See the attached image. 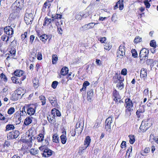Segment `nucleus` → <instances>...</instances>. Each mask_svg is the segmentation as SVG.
Listing matches in <instances>:
<instances>
[{
    "mask_svg": "<svg viewBox=\"0 0 158 158\" xmlns=\"http://www.w3.org/2000/svg\"><path fill=\"white\" fill-rule=\"evenodd\" d=\"M39 150L43 152V153H42L41 154L43 157H48L51 156L53 152L48 148L45 145L41 146L39 147Z\"/></svg>",
    "mask_w": 158,
    "mask_h": 158,
    "instance_id": "1",
    "label": "nucleus"
},
{
    "mask_svg": "<svg viewBox=\"0 0 158 158\" xmlns=\"http://www.w3.org/2000/svg\"><path fill=\"white\" fill-rule=\"evenodd\" d=\"M125 48L124 45H121L118 48L117 52V56L120 58H122L125 55Z\"/></svg>",
    "mask_w": 158,
    "mask_h": 158,
    "instance_id": "2",
    "label": "nucleus"
},
{
    "mask_svg": "<svg viewBox=\"0 0 158 158\" xmlns=\"http://www.w3.org/2000/svg\"><path fill=\"white\" fill-rule=\"evenodd\" d=\"M33 14L31 13H27L24 17V20L27 25L31 23L33 20Z\"/></svg>",
    "mask_w": 158,
    "mask_h": 158,
    "instance_id": "3",
    "label": "nucleus"
},
{
    "mask_svg": "<svg viewBox=\"0 0 158 158\" xmlns=\"http://www.w3.org/2000/svg\"><path fill=\"white\" fill-rule=\"evenodd\" d=\"M19 135V131H18L15 130L9 132L7 135V138L8 139H14L18 137Z\"/></svg>",
    "mask_w": 158,
    "mask_h": 158,
    "instance_id": "4",
    "label": "nucleus"
},
{
    "mask_svg": "<svg viewBox=\"0 0 158 158\" xmlns=\"http://www.w3.org/2000/svg\"><path fill=\"white\" fill-rule=\"evenodd\" d=\"M125 103L127 105V106L126 107V112L127 113L128 111L129 112L132 111L133 110L132 109L133 104L130 99H126L125 100Z\"/></svg>",
    "mask_w": 158,
    "mask_h": 158,
    "instance_id": "5",
    "label": "nucleus"
},
{
    "mask_svg": "<svg viewBox=\"0 0 158 158\" xmlns=\"http://www.w3.org/2000/svg\"><path fill=\"white\" fill-rule=\"evenodd\" d=\"M113 118L111 117H109L105 121V128L107 131L110 129L111 125L113 122Z\"/></svg>",
    "mask_w": 158,
    "mask_h": 158,
    "instance_id": "6",
    "label": "nucleus"
},
{
    "mask_svg": "<svg viewBox=\"0 0 158 158\" xmlns=\"http://www.w3.org/2000/svg\"><path fill=\"white\" fill-rule=\"evenodd\" d=\"M113 96L114 97L113 100L116 102L118 101L119 102H123L121 100V97L119 94V93L116 89H115L113 93Z\"/></svg>",
    "mask_w": 158,
    "mask_h": 158,
    "instance_id": "7",
    "label": "nucleus"
},
{
    "mask_svg": "<svg viewBox=\"0 0 158 158\" xmlns=\"http://www.w3.org/2000/svg\"><path fill=\"white\" fill-rule=\"evenodd\" d=\"M148 50H147L145 48H142L140 51L139 53V56L140 57V60L143 59V58L144 57L145 59L146 57H148Z\"/></svg>",
    "mask_w": 158,
    "mask_h": 158,
    "instance_id": "8",
    "label": "nucleus"
},
{
    "mask_svg": "<svg viewBox=\"0 0 158 158\" xmlns=\"http://www.w3.org/2000/svg\"><path fill=\"white\" fill-rule=\"evenodd\" d=\"M123 2V0H119L118 1L114 6V9L115 10L117 8L119 5V9L120 10H122L124 7Z\"/></svg>",
    "mask_w": 158,
    "mask_h": 158,
    "instance_id": "9",
    "label": "nucleus"
},
{
    "mask_svg": "<svg viewBox=\"0 0 158 158\" xmlns=\"http://www.w3.org/2000/svg\"><path fill=\"white\" fill-rule=\"evenodd\" d=\"M5 33L8 35H12L13 34L14 30L10 26H6L4 29Z\"/></svg>",
    "mask_w": 158,
    "mask_h": 158,
    "instance_id": "10",
    "label": "nucleus"
},
{
    "mask_svg": "<svg viewBox=\"0 0 158 158\" xmlns=\"http://www.w3.org/2000/svg\"><path fill=\"white\" fill-rule=\"evenodd\" d=\"M17 5L18 9L22 10L24 6V0H16L15 2Z\"/></svg>",
    "mask_w": 158,
    "mask_h": 158,
    "instance_id": "11",
    "label": "nucleus"
},
{
    "mask_svg": "<svg viewBox=\"0 0 158 158\" xmlns=\"http://www.w3.org/2000/svg\"><path fill=\"white\" fill-rule=\"evenodd\" d=\"M91 14V12L90 10H89L88 9H86L85 10L81 12V15H82V18H86L88 16H89L90 18H91L92 16L90 15Z\"/></svg>",
    "mask_w": 158,
    "mask_h": 158,
    "instance_id": "12",
    "label": "nucleus"
},
{
    "mask_svg": "<svg viewBox=\"0 0 158 158\" xmlns=\"http://www.w3.org/2000/svg\"><path fill=\"white\" fill-rule=\"evenodd\" d=\"M48 100L52 106L54 107H57L58 105L57 102V99L56 98L52 96L48 98Z\"/></svg>",
    "mask_w": 158,
    "mask_h": 158,
    "instance_id": "13",
    "label": "nucleus"
},
{
    "mask_svg": "<svg viewBox=\"0 0 158 158\" xmlns=\"http://www.w3.org/2000/svg\"><path fill=\"white\" fill-rule=\"evenodd\" d=\"M98 23H94H94H90L84 25L83 26H82V28H83V31H85L87 29L92 28L94 27L95 24H97Z\"/></svg>",
    "mask_w": 158,
    "mask_h": 158,
    "instance_id": "14",
    "label": "nucleus"
},
{
    "mask_svg": "<svg viewBox=\"0 0 158 158\" xmlns=\"http://www.w3.org/2000/svg\"><path fill=\"white\" fill-rule=\"evenodd\" d=\"M27 114L29 115H33L35 112V110L32 107L28 106L26 107Z\"/></svg>",
    "mask_w": 158,
    "mask_h": 158,
    "instance_id": "15",
    "label": "nucleus"
},
{
    "mask_svg": "<svg viewBox=\"0 0 158 158\" xmlns=\"http://www.w3.org/2000/svg\"><path fill=\"white\" fill-rule=\"evenodd\" d=\"M87 99L90 102L92 100V98L93 96L94 92L93 89H91L87 92Z\"/></svg>",
    "mask_w": 158,
    "mask_h": 158,
    "instance_id": "16",
    "label": "nucleus"
},
{
    "mask_svg": "<svg viewBox=\"0 0 158 158\" xmlns=\"http://www.w3.org/2000/svg\"><path fill=\"white\" fill-rule=\"evenodd\" d=\"M148 129V127H146V126L145 125V124L144 123V122L143 121L141 123V125L139 127V132H144L145 131Z\"/></svg>",
    "mask_w": 158,
    "mask_h": 158,
    "instance_id": "17",
    "label": "nucleus"
},
{
    "mask_svg": "<svg viewBox=\"0 0 158 158\" xmlns=\"http://www.w3.org/2000/svg\"><path fill=\"white\" fill-rule=\"evenodd\" d=\"M147 76V70L144 68L141 69L140 74V76L141 78H142L144 79Z\"/></svg>",
    "mask_w": 158,
    "mask_h": 158,
    "instance_id": "18",
    "label": "nucleus"
},
{
    "mask_svg": "<svg viewBox=\"0 0 158 158\" xmlns=\"http://www.w3.org/2000/svg\"><path fill=\"white\" fill-rule=\"evenodd\" d=\"M145 111L144 108V106H140L139 108L137 111L136 114L138 118H139L140 116V113H143Z\"/></svg>",
    "mask_w": 158,
    "mask_h": 158,
    "instance_id": "19",
    "label": "nucleus"
},
{
    "mask_svg": "<svg viewBox=\"0 0 158 158\" xmlns=\"http://www.w3.org/2000/svg\"><path fill=\"white\" fill-rule=\"evenodd\" d=\"M23 71L20 70H17L14 71L13 73L15 76L20 77L23 75Z\"/></svg>",
    "mask_w": 158,
    "mask_h": 158,
    "instance_id": "20",
    "label": "nucleus"
},
{
    "mask_svg": "<svg viewBox=\"0 0 158 158\" xmlns=\"http://www.w3.org/2000/svg\"><path fill=\"white\" fill-rule=\"evenodd\" d=\"M91 141V139L89 136H87L86 137L84 141V145H86V147H85V148H86L89 145Z\"/></svg>",
    "mask_w": 158,
    "mask_h": 158,
    "instance_id": "21",
    "label": "nucleus"
},
{
    "mask_svg": "<svg viewBox=\"0 0 158 158\" xmlns=\"http://www.w3.org/2000/svg\"><path fill=\"white\" fill-rule=\"evenodd\" d=\"M69 71L68 68L66 67H63L61 69L60 73L61 75L64 76L66 75Z\"/></svg>",
    "mask_w": 158,
    "mask_h": 158,
    "instance_id": "22",
    "label": "nucleus"
},
{
    "mask_svg": "<svg viewBox=\"0 0 158 158\" xmlns=\"http://www.w3.org/2000/svg\"><path fill=\"white\" fill-rule=\"evenodd\" d=\"M156 67L158 68V61L156 60H153L152 64L151 65V70L152 68L155 69V70L156 71L157 69Z\"/></svg>",
    "mask_w": 158,
    "mask_h": 158,
    "instance_id": "23",
    "label": "nucleus"
},
{
    "mask_svg": "<svg viewBox=\"0 0 158 158\" xmlns=\"http://www.w3.org/2000/svg\"><path fill=\"white\" fill-rule=\"evenodd\" d=\"M33 86L35 88H37L39 86V82L38 79L35 77L33 80Z\"/></svg>",
    "mask_w": 158,
    "mask_h": 158,
    "instance_id": "24",
    "label": "nucleus"
},
{
    "mask_svg": "<svg viewBox=\"0 0 158 158\" xmlns=\"http://www.w3.org/2000/svg\"><path fill=\"white\" fill-rule=\"evenodd\" d=\"M31 117L27 118L25 120L24 122V124L26 126H27L30 124L32 122Z\"/></svg>",
    "mask_w": 158,
    "mask_h": 158,
    "instance_id": "25",
    "label": "nucleus"
},
{
    "mask_svg": "<svg viewBox=\"0 0 158 158\" xmlns=\"http://www.w3.org/2000/svg\"><path fill=\"white\" fill-rule=\"evenodd\" d=\"M40 40L44 43L46 42L48 38V35L45 34L41 35L40 36Z\"/></svg>",
    "mask_w": 158,
    "mask_h": 158,
    "instance_id": "26",
    "label": "nucleus"
},
{
    "mask_svg": "<svg viewBox=\"0 0 158 158\" xmlns=\"http://www.w3.org/2000/svg\"><path fill=\"white\" fill-rule=\"evenodd\" d=\"M116 87L119 89L121 90L124 88V85L123 82H118L117 83Z\"/></svg>",
    "mask_w": 158,
    "mask_h": 158,
    "instance_id": "27",
    "label": "nucleus"
},
{
    "mask_svg": "<svg viewBox=\"0 0 158 158\" xmlns=\"http://www.w3.org/2000/svg\"><path fill=\"white\" fill-rule=\"evenodd\" d=\"M54 20V19H48L46 17L45 18V21L43 24V25L45 26L46 24H48V25L51 22Z\"/></svg>",
    "mask_w": 158,
    "mask_h": 158,
    "instance_id": "28",
    "label": "nucleus"
},
{
    "mask_svg": "<svg viewBox=\"0 0 158 158\" xmlns=\"http://www.w3.org/2000/svg\"><path fill=\"white\" fill-rule=\"evenodd\" d=\"M60 138L61 139V142L63 144H65L66 143L67 140V138L65 135H61Z\"/></svg>",
    "mask_w": 158,
    "mask_h": 158,
    "instance_id": "29",
    "label": "nucleus"
},
{
    "mask_svg": "<svg viewBox=\"0 0 158 158\" xmlns=\"http://www.w3.org/2000/svg\"><path fill=\"white\" fill-rule=\"evenodd\" d=\"M17 5H16L15 2H14L11 5V8L13 10L16 11H19L20 9H18Z\"/></svg>",
    "mask_w": 158,
    "mask_h": 158,
    "instance_id": "30",
    "label": "nucleus"
},
{
    "mask_svg": "<svg viewBox=\"0 0 158 158\" xmlns=\"http://www.w3.org/2000/svg\"><path fill=\"white\" fill-rule=\"evenodd\" d=\"M52 113H56V115L57 116L60 117L61 116V113L58 110L56 109H53L52 110Z\"/></svg>",
    "mask_w": 158,
    "mask_h": 158,
    "instance_id": "31",
    "label": "nucleus"
},
{
    "mask_svg": "<svg viewBox=\"0 0 158 158\" xmlns=\"http://www.w3.org/2000/svg\"><path fill=\"white\" fill-rule=\"evenodd\" d=\"M6 131L10 130H13L15 129V127L13 124H9L6 126Z\"/></svg>",
    "mask_w": 158,
    "mask_h": 158,
    "instance_id": "32",
    "label": "nucleus"
},
{
    "mask_svg": "<svg viewBox=\"0 0 158 158\" xmlns=\"http://www.w3.org/2000/svg\"><path fill=\"white\" fill-rule=\"evenodd\" d=\"M29 152L32 155H35L38 153L39 150L37 149L31 148Z\"/></svg>",
    "mask_w": 158,
    "mask_h": 158,
    "instance_id": "33",
    "label": "nucleus"
},
{
    "mask_svg": "<svg viewBox=\"0 0 158 158\" xmlns=\"http://www.w3.org/2000/svg\"><path fill=\"white\" fill-rule=\"evenodd\" d=\"M40 100L41 101L42 105H44L46 103V99L45 97L43 95H41L39 97Z\"/></svg>",
    "mask_w": 158,
    "mask_h": 158,
    "instance_id": "34",
    "label": "nucleus"
},
{
    "mask_svg": "<svg viewBox=\"0 0 158 158\" xmlns=\"http://www.w3.org/2000/svg\"><path fill=\"white\" fill-rule=\"evenodd\" d=\"M83 129V127L75 128V132L78 134H81Z\"/></svg>",
    "mask_w": 158,
    "mask_h": 158,
    "instance_id": "35",
    "label": "nucleus"
},
{
    "mask_svg": "<svg viewBox=\"0 0 158 158\" xmlns=\"http://www.w3.org/2000/svg\"><path fill=\"white\" fill-rule=\"evenodd\" d=\"M130 140L129 142L131 144H133L135 142V139L134 135H131L129 136Z\"/></svg>",
    "mask_w": 158,
    "mask_h": 158,
    "instance_id": "36",
    "label": "nucleus"
},
{
    "mask_svg": "<svg viewBox=\"0 0 158 158\" xmlns=\"http://www.w3.org/2000/svg\"><path fill=\"white\" fill-rule=\"evenodd\" d=\"M57 60L58 57L56 55H53L52 56V63L53 64H56Z\"/></svg>",
    "mask_w": 158,
    "mask_h": 158,
    "instance_id": "37",
    "label": "nucleus"
},
{
    "mask_svg": "<svg viewBox=\"0 0 158 158\" xmlns=\"http://www.w3.org/2000/svg\"><path fill=\"white\" fill-rule=\"evenodd\" d=\"M116 75L117 76V78L118 80V81L119 82H123L124 80V78L123 77H121L120 74L116 73Z\"/></svg>",
    "mask_w": 158,
    "mask_h": 158,
    "instance_id": "38",
    "label": "nucleus"
},
{
    "mask_svg": "<svg viewBox=\"0 0 158 158\" xmlns=\"http://www.w3.org/2000/svg\"><path fill=\"white\" fill-rule=\"evenodd\" d=\"M132 56L134 58L137 57L138 54L137 52L135 49H132L131 50Z\"/></svg>",
    "mask_w": 158,
    "mask_h": 158,
    "instance_id": "39",
    "label": "nucleus"
},
{
    "mask_svg": "<svg viewBox=\"0 0 158 158\" xmlns=\"http://www.w3.org/2000/svg\"><path fill=\"white\" fill-rule=\"evenodd\" d=\"M44 136L42 134H40L38 135V137L37 138L38 142H40L43 140Z\"/></svg>",
    "mask_w": 158,
    "mask_h": 158,
    "instance_id": "40",
    "label": "nucleus"
},
{
    "mask_svg": "<svg viewBox=\"0 0 158 158\" xmlns=\"http://www.w3.org/2000/svg\"><path fill=\"white\" fill-rule=\"evenodd\" d=\"M11 48H15L17 46V41L15 40H13L10 44Z\"/></svg>",
    "mask_w": 158,
    "mask_h": 158,
    "instance_id": "41",
    "label": "nucleus"
},
{
    "mask_svg": "<svg viewBox=\"0 0 158 158\" xmlns=\"http://www.w3.org/2000/svg\"><path fill=\"white\" fill-rule=\"evenodd\" d=\"M48 120L49 121V123H54L55 122V119L52 118L51 115H49L47 116Z\"/></svg>",
    "mask_w": 158,
    "mask_h": 158,
    "instance_id": "42",
    "label": "nucleus"
},
{
    "mask_svg": "<svg viewBox=\"0 0 158 158\" xmlns=\"http://www.w3.org/2000/svg\"><path fill=\"white\" fill-rule=\"evenodd\" d=\"M53 141L56 143L59 142V137L56 135H54L53 136Z\"/></svg>",
    "mask_w": 158,
    "mask_h": 158,
    "instance_id": "43",
    "label": "nucleus"
},
{
    "mask_svg": "<svg viewBox=\"0 0 158 158\" xmlns=\"http://www.w3.org/2000/svg\"><path fill=\"white\" fill-rule=\"evenodd\" d=\"M142 40V38L139 36H136L134 40V42L135 43H137L140 42Z\"/></svg>",
    "mask_w": 158,
    "mask_h": 158,
    "instance_id": "44",
    "label": "nucleus"
},
{
    "mask_svg": "<svg viewBox=\"0 0 158 158\" xmlns=\"http://www.w3.org/2000/svg\"><path fill=\"white\" fill-rule=\"evenodd\" d=\"M12 97L13 98V100L15 101L17 100L19 98H19L18 95L17 94L16 92L12 94Z\"/></svg>",
    "mask_w": 158,
    "mask_h": 158,
    "instance_id": "45",
    "label": "nucleus"
},
{
    "mask_svg": "<svg viewBox=\"0 0 158 158\" xmlns=\"http://www.w3.org/2000/svg\"><path fill=\"white\" fill-rule=\"evenodd\" d=\"M15 92H16L17 94L18 95L19 98H21L24 94V93H22L21 91L19 89H18Z\"/></svg>",
    "mask_w": 158,
    "mask_h": 158,
    "instance_id": "46",
    "label": "nucleus"
},
{
    "mask_svg": "<svg viewBox=\"0 0 158 158\" xmlns=\"http://www.w3.org/2000/svg\"><path fill=\"white\" fill-rule=\"evenodd\" d=\"M150 44L151 46L155 48L156 47V41L154 40H151L150 42Z\"/></svg>",
    "mask_w": 158,
    "mask_h": 158,
    "instance_id": "47",
    "label": "nucleus"
},
{
    "mask_svg": "<svg viewBox=\"0 0 158 158\" xmlns=\"http://www.w3.org/2000/svg\"><path fill=\"white\" fill-rule=\"evenodd\" d=\"M15 111V108L14 107H10L8 110L7 113L8 114H13Z\"/></svg>",
    "mask_w": 158,
    "mask_h": 158,
    "instance_id": "48",
    "label": "nucleus"
},
{
    "mask_svg": "<svg viewBox=\"0 0 158 158\" xmlns=\"http://www.w3.org/2000/svg\"><path fill=\"white\" fill-rule=\"evenodd\" d=\"M81 12L77 14L75 16L76 19L77 20H81L82 18V15H81Z\"/></svg>",
    "mask_w": 158,
    "mask_h": 158,
    "instance_id": "49",
    "label": "nucleus"
},
{
    "mask_svg": "<svg viewBox=\"0 0 158 158\" xmlns=\"http://www.w3.org/2000/svg\"><path fill=\"white\" fill-rule=\"evenodd\" d=\"M58 84V82L56 81H54L52 82L51 86L54 89L56 88L57 85Z\"/></svg>",
    "mask_w": 158,
    "mask_h": 158,
    "instance_id": "50",
    "label": "nucleus"
},
{
    "mask_svg": "<svg viewBox=\"0 0 158 158\" xmlns=\"http://www.w3.org/2000/svg\"><path fill=\"white\" fill-rule=\"evenodd\" d=\"M21 112L20 113V116L25 115L26 114V112L25 111V107L24 106L22 109V110L21 111Z\"/></svg>",
    "mask_w": 158,
    "mask_h": 158,
    "instance_id": "51",
    "label": "nucleus"
},
{
    "mask_svg": "<svg viewBox=\"0 0 158 158\" xmlns=\"http://www.w3.org/2000/svg\"><path fill=\"white\" fill-rule=\"evenodd\" d=\"M148 1V0H145L144 1V4L147 8H149L150 6V4Z\"/></svg>",
    "mask_w": 158,
    "mask_h": 158,
    "instance_id": "52",
    "label": "nucleus"
},
{
    "mask_svg": "<svg viewBox=\"0 0 158 158\" xmlns=\"http://www.w3.org/2000/svg\"><path fill=\"white\" fill-rule=\"evenodd\" d=\"M16 77L15 76H14L11 77V80L12 81L13 83H15L16 84H18L19 83V81H15Z\"/></svg>",
    "mask_w": 158,
    "mask_h": 158,
    "instance_id": "53",
    "label": "nucleus"
},
{
    "mask_svg": "<svg viewBox=\"0 0 158 158\" xmlns=\"http://www.w3.org/2000/svg\"><path fill=\"white\" fill-rule=\"evenodd\" d=\"M57 29L58 33L61 35L62 33L63 30L61 27L59 25L58 26H57Z\"/></svg>",
    "mask_w": 158,
    "mask_h": 158,
    "instance_id": "54",
    "label": "nucleus"
},
{
    "mask_svg": "<svg viewBox=\"0 0 158 158\" xmlns=\"http://www.w3.org/2000/svg\"><path fill=\"white\" fill-rule=\"evenodd\" d=\"M0 77L2 79H3V80L5 82H6L7 81V79L6 76L3 74V73H2L0 75Z\"/></svg>",
    "mask_w": 158,
    "mask_h": 158,
    "instance_id": "55",
    "label": "nucleus"
},
{
    "mask_svg": "<svg viewBox=\"0 0 158 158\" xmlns=\"http://www.w3.org/2000/svg\"><path fill=\"white\" fill-rule=\"evenodd\" d=\"M90 84L89 82L87 81H85L83 84V87L86 89L87 86L89 85Z\"/></svg>",
    "mask_w": 158,
    "mask_h": 158,
    "instance_id": "56",
    "label": "nucleus"
},
{
    "mask_svg": "<svg viewBox=\"0 0 158 158\" xmlns=\"http://www.w3.org/2000/svg\"><path fill=\"white\" fill-rule=\"evenodd\" d=\"M121 73L122 75H123L124 76L126 75L127 74V70L126 69H123L121 71Z\"/></svg>",
    "mask_w": 158,
    "mask_h": 158,
    "instance_id": "57",
    "label": "nucleus"
},
{
    "mask_svg": "<svg viewBox=\"0 0 158 158\" xmlns=\"http://www.w3.org/2000/svg\"><path fill=\"white\" fill-rule=\"evenodd\" d=\"M113 81L114 83H117L118 82V80L117 78V76L116 75V73L115 74V76H114L113 77Z\"/></svg>",
    "mask_w": 158,
    "mask_h": 158,
    "instance_id": "58",
    "label": "nucleus"
},
{
    "mask_svg": "<svg viewBox=\"0 0 158 158\" xmlns=\"http://www.w3.org/2000/svg\"><path fill=\"white\" fill-rule=\"evenodd\" d=\"M144 123L145 124V125L146 126V127H148V129L151 126V124L148 123V121H143Z\"/></svg>",
    "mask_w": 158,
    "mask_h": 158,
    "instance_id": "59",
    "label": "nucleus"
},
{
    "mask_svg": "<svg viewBox=\"0 0 158 158\" xmlns=\"http://www.w3.org/2000/svg\"><path fill=\"white\" fill-rule=\"evenodd\" d=\"M154 60L153 59H148L147 60L146 63L147 65H150V67H151V65L152 64Z\"/></svg>",
    "mask_w": 158,
    "mask_h": 158,
    "instance_id": "60",
    "label": "nucleus"
},
{
    "mask_svg": "<svg viewBox=\"0 0 158 158\" xmlns=\"http://www.w3.org/2000/svg\"><path fill=\"white\" fill-rule=\"evenodd\" d=\"M37 59L39 60H41L42 59V55L40 52L38 53L37 55Z\"/></svg>",
    "mask_w": 158,
    "mask_h": 158,
    "instance_id": "61",
    "label": "nucleus"
},
{
    "mask_svg": "<svg viewBox=\"0 0 158 158\" xmlns=\"http://www.w3.org/2000/svg\"><path fill=\"white\" fill-rule=\"evenodd\" d=\"M35 38V36L33 35H31L30 36V42L31 43V44H32Z\"/></svg>",
    "mask_w": 158,
    "mask_h": 158,
    "instance_id": "62",
    "label": "nucleus"
},
{
    "mask_svg": "<svg viewBox=\"0 0 158 158\" xmlns=\"http://www.w3.org/2000/svg\"><path fill=\"white\" fill-rule=\"evenodd\" d=\"M117 15L116 14L114 13L112 16L111 20L112 21H115L116 20V17Z\"/></svg>",
    "mask_w": 158,
    "mask_h": 158,
    "instance_id": "63",
    "label": "nucleus"
},
{
    "mask_svg": "<svg viewBox=\"0 0 158 158\" xmlns=\"http://www.w3.org/2000/svg\"><path fill=\"white\" fill-rule=\"evenodd\" d=\"M71 73H69V74L67 76V78H69V80H72L73 79V77H74V74H73L72 76V77H70V76H71Z\"/></svg>",
    "mask_w": 158,
    "mask_h": 158,
    "instance_id": "64",
    "label": "nucleus"
}]
</instances>
